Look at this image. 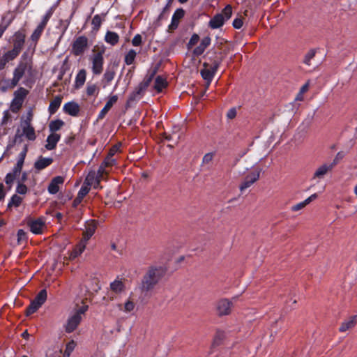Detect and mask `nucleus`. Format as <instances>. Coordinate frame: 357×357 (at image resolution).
<instances>
[{
  "label": "nucleus",
  "mask_w": 357,
  "mask_h": 357,
  "mask_svg": "<svg viewBox=\"0 0 357 357\" xmlns=\"http://www.w3.org/2000/svg\"><path fill=\"white\" fill-rule=\"evenodd\" d=\"M166 270L161 266H151L146 271L141 280L142 292L152 291L165 275Z\"/></svg>",
  "instance_id": "nucleus-1"
},
{
  "label": "nucleus",
  "mask_w": 357,
  "mask_h": 357,
  "mask_svg": "<svg viewBox=\"0 0 357 357\" xmlns=\"http://www.w3.org/2000/svg\"><path fill=\"white\" fill-rule=\"evenodd\" d=\"M31 68V62L30 59H28V54L26 52H24L21 56L19 63L13 71V77L12 79H6L4 81L6 86L2 87V90L5 91L8 89H13L15 87L24 76L26 71H29Z\"/></svg>",
  "instance_id": "nucleus-2"
},
{
  "label": "nucleus",
  "mask_w": 357,
  "mask_h": 357,
  "mask_svg": "<svg viewBox=\"0 0 357 357\" xmlns=\"http://www.w3.org/2000/svg\"><path fill=\"white\" fill-rule=\"evenodd\" d=\"M31 120L32 114L31 112H29L26 119L22 122L21 126L22 128V133L20 134L18 130L15 135V140H17V138H20L22 135H24L26 138L30 141H33L36 139V135L35 133V130L31 125Z\"/></svg>",
  "instance_id": "nucleus-3"
},
{
  "label": "nucleus",
  "mask_w": 357,
  "mask_h": 357,
  "mask_svg": "<svg viewBox=\"0 0 357 357\" xmlns=\"http://www.w3.org/2000/svg\"><path fill=\"white\" fill-rule=\"evenodd\" d=\"M261 171L262 169L259 167H252L251 171L245 176L239 186L241 192L244 191L257 182L260 177Z\"/></svg>",
  "instance_id": "nucleus-4"
},
{
  "label": "nucleus",
  "mask_w": 357,
  "mask_h": 357,
  "mask_svg": "<svg viewBox=\"0 0 357 357\" xmlns=\"http://www.w3.org/2000/svg\"><path fill=\"white\" fill-rule=\"evenodd\" d=\"M47 291L42 289L31 301L30 305L26 310V315L29 316L36 312L47 300Z\"/></svg>",
  "instance_id": "nucleus-5"
},
{
  "label": "nucleus",
  "mask_w": 357,
  "mask_h": 357,
  "mask_svg": "<svg viewBox=\"0 0 357 357\" xmlns=\"http://www.w3.org/2000/svg\"><path fill=\"white\" fill-rule=\"evenodd\" d=\"M237 300V297H233L231 300L222 298L217 303V311L220 316L228 315L231 312L234 302Z\"/></svg>",
  "instance_id": "nucleus-6"
},
{
  "label": "nucleus",
  "mask_w": 357,
  "mask_h": 357,
  "mask_svg": "<svg viewBox=\"0 0 357 357\" xmlns=\"http://www.w3.org/2000/svg\"><path fill=\"white\" fill-rule=\"evenodd\" d=\"M88 47V38L84 36H79L72 45V52L75 56L82 55Z\"/></svg>",
  "instance_id": "nucleus-7"
},
{
  "label": "nucleus",
  "mask_w": 357,
  "mask_h": 357,
  "mask_svg": "<svg viewBox=\"0 0 357 357\" xmlns=\"http://www.w3.org/2000/svg\"><path fill=\"white\" fill-rule=\"evenodd\" d=\"M221 62V58L215 59L212 63V66L210 68H204L201 70V75L204 80L207 81L208 84H209L212 81L215 73L218 70Z\"/></svg>",
  "instance_id": "nucleus-8"
},
{
  "label": "nucleus",
  "mask_w": 357,
  "mask_h": 357,
  "mask_svg": "<svg viewBox=\"0 0 357 357\" xmlns=\"http://www.w3.org/2000/svg\"><path fill=\"white\" fill-rule=\"evenodd\" d=\"M82 319V317H80L78 314H71L67 319L66 324L63 325L65 331L67 333H73L77 328Z\"/></svg>",
  "instance_id": "nucleus-9"
},
{
  "label": "nucleus",
  "mask_w": 357,
  "mask_h": 357,
  "mask_svg": "<svg viewBox=\"0 0 357 357\" xmlns=\"http://www.w3.org/2000/svg\"><path fill=\"white\" fill-rule=\"evenodd\" d=\"M92 62V72L94 75H100L103 70L104 58L102 52H98L91 57Z\"/></svg>",
  "instance_id": "nucleus-10"
},
{
  "label": "nucleus",
  "mask_w": 357,
  "mask_h": 357,
  "mask_svg": "<svg viewBox=\"0 0 357 357\" xmlns=\"http://www.w3.org/2000/svg\"><path fill=\"white\" fill-rule=\"evenodd\" d=\"M337 165V159L334 158L330 163H324L319 166L314 173L313 178H323L329 172Z\"/></svg>",
  "instance_id": "nucleus-11"
},
{
  "label": "nucleus",
  "mask_w": 357,
  "mask_h": 357,
  "mask_svg": "<svg viewBox=\"0 0 357 357\" xmlns=\"http://www.w3.org/2000/svg\"><path fill=\"white\" fill-rule=\"evenodd\" d=\"M97 221L95 220H87L85 223V229L83 231L82 241L86 243L94 234L97 228Z\"/></svg>",
  "instance_id": "nucleus-12"
},
{
  "label": "nucleus",
  "mask_w": 357,
  "mask_h": 357,
  "mask_svg": "<svg viewBox=\"0 0 357 357\" xmlns=\"http://www.w3.org/2000/svg\"><path fill=\"white\" fill-rule=\"evenodd\" d=\"M151 82V78L147 79L146 81H144L139 84V85L135 88V91L130 94L128 100L133 101L137 99H139L144 92L146 91L147 87L149 85Z\"/></svg>",
  "instance_id": "nucleus-13"
},
{
  "label": "nucleus",
  "mask_w": 357,
  "mask_h": 357,
  "mask_svg": "<svg viewBox=\"0 0 357 357\" xmlns=\"http://www.w3.org/2000/svg\"><path fill=\"white\" fill-rule=\"evenodd\" d=\"M25 38L26 35L23 31H16L13 37V48L21 52L24 45Z\"/></svg>",
  "instance_id": "nucleus-14"
},
{
  "label": "nucleus",
  "mask_w": 357,
  "mask_h": 357,
  "mask_svg": "<svg viewBox=\"0 0 357 357\" xmlns=\"http://www.w3.org/2000/svg\"><path fill=\"white\" fill-rule=\"evenodd\" d=\"M184 15L185 11L182 8H178L175 10L172 15L171 23L168 26V30L169 32H172L177 29L179 21L184 17Z\"/></svg>",
  "instance_id": "nucleus-15"
},
{
  "label": "nucleus",
  "mask_w": 357,
  "mask_h": 357,
  "mask_svg": "<svg viewBox=\"0 0 357 357\" xmlns=\"http://www.w3.org/2000/svg\"><path fill=\"white\" fill-rule=\"evenodd\" d=\"M63 182L64 178L61 176L53 178L47 188L49 193L56 194L59 191V185L63 184Z\"/></svg>",
  "instance_id": "nucleus-16"
},
{
  "label": "nucleus",
  "mask_w": 357,
  "mask_h": 357,
  "mask_svg": "<svg viewBox=\"0 0 357 357\" xmlns=\"http://www.w3.org/2000/svg\"><path fill=\"white\" fill-rule=\"evenodd\" d=\"M118 97L116 95H114L109 98V99L106 102L104 107L101 109L100 112L98 119L101 120L102 119L107 113L109 111V109L112 107V106L117 102Z\"/></svg>",
  "instance_id": "nucleus-17"
},
{
  "label": "nucleus",
  "mask_w": 357,
  "mask_h": 357,
  "mask_svg": "<svg viewBox=\"0 0 357 357\" xmlns=\"http://www.w3.org/2000/svg\"><path fill=\"white\" fill-rule=\"evenodd\" d=\"M63 112L73 116H76L79 112V106L75 102L71 101L66 103L63 107Z\"/></svg>",
  "instance_id": "nucleus-18"
},
{
  "label": "nucleus",
  "mask_w": 357,
  "mask_h": 357,
  "mask_svg": "<svg viewBox=\"0 0 357 357\" xmlns=\"http://www.w3.org/2000/svg\"><path fill=\"white\" fill-rule=\"evenodd\" d=\"M211 41V40L209 36L204 38L199 45L194 49L193 54L195 56L202 55L204 52L205 50L210 45Z\"/></svg>",
  "instance_id": "nucleus-19"
},
{
  "label": "nucleus",
  "mask_w": 357,
  "mask_h": 357,
  "mask_svg": "<svg viewBox=\"0 0 357 357\" xmlns=\"http://www.w3.org/2000/svg\"><path fill=\"white\" fill-rule=\"evenodd\" d=\"M29 226L32 233L35 234H39L42 233L45 223L42 220L38 219L30 221L29 222Z\"/></svg>",
  "instance_id": "nucleus-20"
},
{
  "label": "nucleus",
  "mask_w": 357,
  "mask_h": 357,
  "mask_svg": "<svg viewBox=\"0 0 357 357\" xmlns=\"http://www.w3.org/2000/svg\"><path fill=\"white\" fill-rule=\"evenodd\" d=\"M52 162L53 159L52 158H43L40 156L35 162L34 167L36 169L40 171L50 166Z\"/></svg>",
  "instance_id": "nucleus-21"
},
{
  "label": "nucleus",
  "mask_w": 357,
  "mask_h": 357,
  "mask_svg": "<svg viewBox=\"0 0 357 357\" xmlns=\"http://www.w3.org/2000/svg\"><path fill=\"white\" fill-rule=\"evenodd\" d=\"M222 15L216 14L208 22V26L212 29H219L222 26L225 22Z\"/></svg>",
  "instance_id": "nucleus-22"
},
{
  "label": "nucleus",
  "mask_w": 357,
  "mask_h": 357,
  "mask_svg": "<svg viewBox=\"0 0 357 357\" xmlns=\"http://www.w3.org/2000/svg\"><path fill=\"white\" fill-rule=\"evenodd\" d=\"M86 71L85 69H81L75 77L74 87L76 89H79L83 86L86 82Z\"/></svg>",
  "instance_id": "nucleus-23"
},
{
  "label": "nucleus",
  "mask_w": 357,
  "mask_h": 357,
  "mask_svg": "<svg viewBox=\"0 0 357 357\" xmlns=\"http://www.w3.org/2000/svg\"><path fill=\"white\" fill-rule=\"evenodd\" d=\"M61 136L57 133H52L47 138V144L45 148L47 150H53L55 149L58 142L60 140Z\"/></svg>",
  "instance_id": "nucleus-24"
},
{
  "label": "nucleus",
  "mask_w": 357,
  "mask_h": 357,
  "mask_svg": "<svg viewBox=\"0 0 357 357\" xmlns=\"http://www.w3.org/2000/svg\"><path fill=\"white\" fill-rule=\"evenodd\" d=\"M356 324V316H351L342 323L340 327L339 328V331L340 332H345L349 329L353 328Z\"/></svg>",
  "instance_id": "nucleus-25"
},
{
  "label": "nucleus",
  "mask_w": 357,
  "mask_h": 357,
  "mask_svg": "<svg viewBox=\"0 0 357 357\" xmlns=\"http://www.w3.org/2000/svg\"><path fill=\"white\" fill-rule=\"evenodd\" d=\"M317 198V195L316 193L312 194L311 196H310L308 198L305 199L303 202H301L300 203H298V204L294 205L291 207V211H298L299 210H301L303 208H305L307 204H309L310 202H312V201L316 199Z\"/></svg>",
  "instance_id": "nucleus-26"
},
{
  "label": "nucleus",
  "mask_w": 357,
  "mask_h": 357,
  "mask_svg": "<svg viewBox=\"0 0 357 357\" xmlns=\"http://www.w3.org/2000/svg\"><path fill=\"white\" fill-rule=\"evenodd\" d=\"M62 101L61 96H56L50 103L48 111L50 114H54L59 108Z\"/></svg>",
  "instance_id": "nucleus-27"
},
{
  "label": "nucleus",
  "mask_w": 357,
  "mask_h": 357,
  "mask_svg": "<svg viewBox=\"0 0 357 357\" xmlns=\"http://www.w3.org/2000/svg\"><path fill=\"white\" fill-rule=\"evenodd\" d=\"M105 40L111 45H115L119 43V36L116 32L108 31L105 34Z\"/></svg>",
  "instance_id": "nucleus-28"
},
{
  "label": "nucleus",
  "mask_w": 357,
  "mask_h": 357,
  "mask_svg": "<svg viewBox=\"0 0 357 357\" xmlns=\"http://www.w3.org/2000/svg\"><path fill=\"white\" fill-rule=\"evenodd\" d=\"M45 27L43 26L40 24H38L37 27L35 29L33 32L32 33L30 39L31 42L33 43L34 46L36 45L38 40L40 39L44 29Z\"/></svg>",
  "instance_id": "nucleus-29"
},
{
  "label": "nucleus",
  "mask_w": 357,
  "mask_h": 357,
  "mask_svg": "<svg viewBox=\"0 0 357 357\" xmlns=\"http://www.w3.org/2000/svg\"><path fill=\"white\" fill-rule=\"evenodd\" d=\"M167 86V80L162 76H157L155 79L154 89L158 92H161Z\"/></svg>",
  "instance_id": "nucleus-30"
},
{
  "label": "nucleus",
  "mask_w": 357,
  "mask_h": 357,
  "mask_svg": "<svg viewBox=\"0 0 357 357\" xmlns=\"http://www.w3.org/2000/svg\"><path fill=\"white\" fill-rule=\"evenodd\" d=\"M86 248V243L84 241H81L78 245H76V247L73 249L72 251L70 258V259H75L79 255H80L84 250Z\"/></svg>",
  "instance_id": "nucleus-31"
},
{
  "label": "nucleus",
  "mask_w": 357,
  "mask_h": 357,
  "mask_svg": "<svg viewBox=\"0 0 357 357\" xmlns=\"http://www.w3.org/2000/svg\"><path fill=\"white\" fill-rule=\"evenodd\" d=\"M110 289L116 294L122 292L125 289V285L121 280H115L110 284Z\"/></svg>",
  "instance_id": "nucleus-32"
},
{
  "label": "nucleus",
  "mask_w": 357,
  "mask_h": 357,
  "mask_svg": "<svg viewBox=\"0 0 357 357\" xmlns=\"http://www.w3.org/2000/svg\"><path fill=\"white\" fill-rule=\"evenodd\" d=\"M316 54V50L311 49L305 55L303 59V63L307 66H310L312 65V60L314 58Z\"/></svg>",
  "instance_id": "nucleus-33"
},
{
  "label": "nucleus",
  "mask_w": 357,
  "mask_h": 357,
  "mask_svg": "<svg viewBox=\"0 0 357 357\" xmlns=\"http://www.w3.org/2000/svg\"><path fill=\"white\" fill-rule=\"evenodd\" d=\"M214 155L215 153L213 152L206 153L202 158V166L209 169L211 167V163L213 160Z\"/></svg>",
  "instance_id": "nucleus-34"
},
{
  "label": "nucleus",
  "mask_w": 357,
  "mask_h": 357,
  "mask_svg": "<svg viewBox=\"0 0 357 357\" xmlns=\"http://www.w3.org/2000/svg\"><path fill=\"white\" fill-rule=\"evenodd\" d=\"M63 125L64 122L62 120L57 119L52 121L49 125L50 130L54 133V132L60 130Z\"/></svg>",
  "instance_id": "nucleus-35"
},
{
  "label": "nucleus",
  "mask_w": 357,
  "mask_h": 357,
  "mask_svg": "<svg viewBox=\"0 0 357 357\" xmlns=\"http://www.w3.org/2000/svg\"><path fill=\"white\" fill-rule=\"evenodd\" d=\"M20 52L13 48L11 50L6 52L3 56L4 57V61H10L14 60L19 54Z\"/></svg>",
  "instance_id": "nucleus-36"
},
{
  "label": "nucleus",
  "mask_w": 357,
  "mask_h": 357,
  "mask_svg": "<svg viewBox=\"0 0 357 357\" xmlns=\"http://www.w3.org/2000/svg\"><path fill=\"white\" fill-rule=\"evenodd\" d=\"M97 176H98L96 172L94 170H91L87 174L84 183L89 185V186H91V184H93V183L99 180L98 177Z\"/></svg>",
  "instance_id": "nucleus-37"
},
{
  "label": "nucleus",
  "mask_w": 357,
  "mask_h": 357,
  "mask_svg": "<svg viewBox=\"0 0 357 357\" xmlns=\"http://www.w3.org/2000/svg\"><path fill=\"white\" fill-rule=\"evenodd\" d=\"M137 52L134 50H130L125 56V63L127 65H131L133 63L136 57Z\"/></svg>",
  "instance_id": "nucleus-38"
},
{
  "label": "nucleus",
  "mask_w": 357,
  "mask_h": 357,
  "mask_svg": "<svg viewBox=\"0 0 357 357\" xmlns=\"http://www.w3.org/2000/svg\"><path fill=\"white\" fill-rule=\"evenodd\" d=\"M115 73L114 68H107L104 73L103 78L107 83H109L114 78Z\"/></svg>",
  "instance_id": "nucleus-39"
},
{
  "label": "nucleus",
  "mask_w": 357,
  "mask_h": 357,
  "mask_svg": "<svg viewBox=\"0 0 357 357\" xmlns=\"http://www.w3.org/2000/svg\"><path fill=\"white\" fill-rule=\"evenodd\" d=\"M116 164V160L114 159L113 157H110L107 155V157L105 158L104 161L101 163V165L107 169L109 167H112V166L115 165Z\"/></svg>",
  "instance_id": "nucleus-40"
},
{
  "label": "nucleus",
  "mask_w": 357,
  "mask_h": 357,
  "mask_svg": "<svg viewBox=\"0 0 357 357\" xmlns=\"http://www.w3.org/2000/svg\"><path fill=\"white\" fill-rule=\"evenodd\" d=\"M99 93L98 87L94 84H88L86 86V94L89 96H98Z\"/></svg>",
  "instance_id": "nucleus-41"
},
{
  "label": "nucleus",
  "mask_w": 357,
  "mask_h": 357,
  "mask_svg": "<svg viewBox=\"0 0 357 357\" xmlns=\"http://www.w3.org/2000/svg\"><path fill=\"white\" fill-rule=\"evenodd\" d=\"M22 197H20V196H18L17 195H14L12 196L10 200L9 201V202L8 204V208L12 207V206L18 207L20 205V204L22 203Z\"/></svg>",
  "instance_id": "nucleus-42"
},
{
  "label": "nucleus",
  "mask_w": 357,
  "mask_h": 357,
  "mask_svg": "<svg viewBox=\"0 0 357 357\" xmlns=\"http://www.w3.org/2000/svg\"><path fill=\"white\" fill-rule=\"evenodd\" d=\"M91 186L86 184L85 183H83V185L77 193L78 199H84V197L89 192Z\"/></svg>",
  "instance_id": "nucleus-43"
},
{
  "label": "nucleus",
  "mask_w": 357,
  "mask_h": 357,
  "mask_svg": "<svg viewBox=\"0 0 357 357\" xmlns=\"http://www.w3.org/2000/svg\"><path fill=\"white\" fill-rule=\"evenodd\" d=\"M23 102V100L13 98L10 106L11 111L15 113L17 112L22 107Z\"/></svg>",
  "instance_id": "nucleus-44"
},
{
  "label": "nucleus",
  "mask_w": 357,
  "mask_h": 357,
  "mask_svg": "<svg viewBox=\"0 0 357 357\" xmlns=\"http://www.w3.org/2000/svg\"><path fill=\"white\" fill-rule=\"evenodd\" d=\"M220 14L222 15V16L225 22L230 19L232 15V7L231 5H227Z\"/></svg>",
  "instance_id": "nucleus-45"
},
{
  "label": "nucleus",
  "mask_w": 357,
  "mask_h": 357,
  "mask_svg": "<svg viewBox=\"0 0 357 357\" xmlns=\"http://www.w3.org/2000/svg\"><path fill=\"white\" fill-rule=\"evenodd\" d=\"M28 93V91L25 89L24 88L20 87L18 90H17L14 93L15 98L21 100H24L25 97L26 96Z\"/></svg>",
  "instance_id": "nucleus-46"
},
{
  "label": "nucleus",
  "mask_w": 357,
  "mask_h": 357,
  "mask_svg": "<svg viewBox=\"0 0 357 357\" xmlns=\"http://www.w3.org/2000/svg\"><path fill=\"white\" fill-rule=\"evenodd\" d=\"M18 175H19L18 174L14 172L13 171L12 172L8 173L5 178L6 183L7 185H10V187L12 185V184L13 183L16 176Z\"/></svg>",
  "instance_id": "nucleus-47"
},
{
  "label": "nucleus",
  "mask_w": 357,
  "mask_h": 357,
  "mask_svg": "<svg viewBox=\"0 0 357 357\" xmlns=\"http://www.w3.org/2000/svg\"><path fill=\"white\" fill-rule=\"evenodd\" d=\"M97 174V177H98L99 180H104V176L108 174L109 172L107 169L104 168L101 165H100L98 169L97 172H96Z\"/></svg>",
  "instance_id": "nucleus-48"
},
{
  "label": "nucleus",
  "mask_w": 357,
  "mask_h": 357,
  "mask_svg": "<svg viewBox=\"0 0 357 357\" xmlns=\"http://www.w3.org/2000/svg\"><path fill=\"white\" fill-rule=\"evenodd\" d=\"M52 9L49 10L46 14L43 16V20L42 21L40 22V23L39 24L42 25L43 26L45 27L49 20L50 19V17H52Z\"/></svg>",
  "instance_id": "nucleus-49"
},
{
  "label": "nucleus",
  "mask_w": 357,
  "mask_h": 357,
  "mask_svg": "<svg viewBox=\"0 0 357 357\" xmlns=\"http://www.w3.org/2000/svg\"><path fill=\"white\" fill-rule=\"evenodd\" d=\"M134 308H135L134 302L130 300H128L124 304L123 311L125 312H130L134 310Z\"/></svg>",
  "instance_id": "nucleus-50"
},
{
  "label": "nucleus",
  "mask_w": 357,
  "mask_h": 357,
  "mask_svg": "<svg viewBox=\"0 0 357 357\" xmlns=\"http://www.w3.org/2000/svg\"><path fill=\"white\" fill-rule=\"evenodd\" d=\"M199 40V36L197 33H194L191 36V38L188 43V48H190L191 47L195 45L198 43Z\"/></svg>",
  "instance_id": "nucleus-51"
},
{
  "label": "nucleus",
  "mask_w": 357,
  "mask_h": 357,
  "mask_svg": "<svg viewBox=\"0 0 357 357\" xmlns=\"http://www.w3.org/2000/svg\"><path fill=\"white\" fill-rule=\"evenodd\" d=\"M24 164L23 158H19L13 171L18 174H20Z\"/></svg>",
  "instance_id": "nucleus-52"
},
{
  "label": "nucleus",
  "mask_w": 357,
  "mask_h": 357,
  "mask_svg": "<svg viewBox=\"0 0 357 357\" xmlns=\"http://www.w3.org/2000/svg\"><path fill=\"white\" fill-rule=\"evenodd\" d=\"M91 23L95 28L99 29L102 24V20H101L100 16L99 15H96L93 17Z\"/></svg>",
  "instance_id": "nucleus-53"
},
{
  "label": "nucleus",
  "mask_w": 357,
  "mask_h": 357,
  "mask_svg": "<svg viewBox=\"0 0 357 357\" xmlns=\"http://www.w3.org/2000/svg\"><path fill=\"white\" fill-rule=\"evenodd\" d=\"M232 24L235 29H241L243 24V18L241 17L235 18L233 21Z\"/></svg>",
  "instance_id": "nucleus-54"
},
{
  "label": "nucleus",
  "mask_w": 357,
  "mask_h": 357,
  "mask_svg": "<svg viewBox=\"0 0 357 357\" xmlns=\"http://www.w3.org/2000/svg\"><path fill=\"white\" fill-rule=\"evenodd\" d=\"M76 346V342L74 340H70L66 344L65 351L71 354L75 349Z\"/></svg>",
  "instance_id": "nucleus-55"
},
{
  "label": "nucleus",
  "mask_w": 357,
  "mask_h": 357,
  "mask_svg": "<svg viewBox=\"0 0 357 357\" xmlns=\"http://www.w3.org/2000/svg\"><path fill=\"white\" fill-rule=\"evenodd\" d=\"M27 191V187L23 183H19L16 188V192L21 195H24Z\"/></svg>",
  "instance_id": "nucleus-56"
},
{
  "label": "nucleus",
  "mask_w": 357,
  "mask_h": 357,
  "mask_svg": "<svg viewBox=\"0 0 357 357\" xmlns=\"http://www.w3.org/2000/svg\"><path fill=\"white\" fill-rule=\"evenodd\" d=\"M142 43V36L139 34H137L134 36L132 40V44L134 46H139Z\"/></svg>",
  "instance_id": "nucleus-57"
},
{
  "label": "nucleus",
  "mask_w": 357,
  "mask_h": 357,
  "mask_svg": "<svg viewBox=\"0 0 357 357\" xmlns=\"http://www.w3.org/2000/svg\"><path fill=\"white\" fill-rule=\"evenodd\" d=\"M88 310V305H82L78 309L75 310L73 312L74 314H78L80 317H82V314H84Z\"/></svg>",
  "instance_id": "nucleus-58"
},
{
  "label": "nucleus",
  "mask_w": 357,
  "mask_h": 357,
  "mask_svg": "<svg viewBox=\"0 0 357 357\" xmlns=\"http://www.w3.org/2000/svg\"><path fill=\"white\" fill-rule=\"evenodd\" d=\"M26 237V234L23 229H19L17 231V239L18 241L24 240Z\"/></svg>",
  "instance_id": "nucleus-59"
},
{
  "label": "nucleus",
  "mask_w": 357,
  "mask_h": 357,
  "mask_svg": "<svg viewBox=\"0 0 357 357\" xmlns=\"http://www.w3.org/2000/svg\"><path fill=\"white\" fill-rule=\"evenodd\" d=\"M236 116V110L235 108H231L227 114V116L229 119H233Z\"/></svg>",
  "instance_id": "nucleus-60"
},
{
  "label": "nucleus",
  "mask_w": 357,
  "mask_h": 357,
  "mask_svg": "<svg viewBox=\"0 0 357 357\" xmlns=\"http://www.w3.org/2000/svg\"><path fill=\"white\" fill-rule=\"evenodd\" d=\"M9 23L5 24L3 22H1L0 24V38L2 37L3 33L7 29Z\"/></svg>",
  "instance_id": "nucleus-61"
},
{
  "label": "nucleus",
  "mask_w": 357,
  "mask_h": 357,
  "mask_svg": "<svg viewBox=\"0 0 357 357\" xmlns=\"http://www.w3.org/2000/svg\"><path fill=\"white\" fill-rule=\"evenodd\" d=\"M6 193L4 192V186L3 183H0V202L5 197Z\"/></svg>",
  "instance_id": "nucleus-62"
},
{
  "label": "nucleus",
  "mask_w": 357,
  "mask_h": 357,
  "mask_svg": "<svg viewBox=\"0 0 357 357\" xmlns=\"http://www.w3.org/2000/svg\"><path fill=\"white\" fill-rule=\"evenodd\" d=\"M118 147L116 146H113L109 151V153H108V156H110V157H113L114 155V154L117 152L118 151Z\"/></svg>",
  "instance_id": "nucleus-63"
},
{
  "label": "nucleus",
  "mask_w": 357,
  "mask_h": 357,
  "mask_svg": "<svg viewBox=\"0 0 357 357\" xmlns=\"http://www.w3.org/2000/svg\"><path fill=\"white\" fill-rule=\"evenodd\" d=\"M100 181H101V180H98V181H95L94 183H93V184H91V186H93L94 189L102 188V186L100 185Z\"/></svg>",
  "instance_id": "nucleus-64"
}]
</instances>
